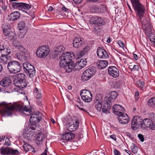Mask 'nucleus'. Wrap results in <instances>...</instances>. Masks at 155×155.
Returning <instances> with one entry per match:
<instances>
[{"instance_id":"26","label":"nucleus","mask_w":155,"mask_h":155,"mask_svg":"<svg viewBox=\"0 0 155 155\" xmlns=\"http://www.w3.org/2000/svg\"><path fill=\"white\" fill-rule=\"evenodd\" d=\"M102 101L101 98H97L96 97L94 101V104L95 108L98 111H100L102 110Z\"/></svg>"},{"instance_id":"7","label":"nucleus","mask_w":155,"mask_h":155,"mask_svg":"<svg viewBox=\"0 0 155 155\" xmlns=\"http://www.w3.org/2000/svg\"><path fill=\"white\" fill-rule=\"evenodd\" d=\"M96 71V68L94 67H89L84 72L81 78L82 81H86L89 80L94 74Z\"/></svg>"},{"instance_id":"11","label":"nucleus","mask_w":155,"mask_h":155,"mask_svg":"<svg viewBox=\"0 0 155 155\" xmlns=\"http://www.w3.org/2000/svg\"><path fill=\"white\" fill-rule=\"evenodd\" d=\"M15 80L17 81L16 84H18L17 86L18 87L23 88L27 85V84L25 83V75L23 74L20 73L17 74Z\"/></svg>"},{"instance_id":"18","label":"nucleus","mask_w":155,"mask_h":155,"mask_svg":"<svg viewBox=\"0 0 155 155\" xmlns=\"http://www.w3.org/2000/svg\"><path fill=\"white\" fill-rule=\"evenodd\" d=\"M144 125L145 127H149L152 130H155V124L153 121L148 118H145L143 120V125Z\"/></svg>"},{"instance_id":"20","label":"nucleus","mask_w":155,"mask_h":155,"mask_svg":"<svg viewBox=\"0 0 155 155\" xmlns=\"http://www.w3.org/2000/svg\"><path fill=\"white\" fill-rule=\"evenodd\" d=\"M87 63L86 59H82L77 61L74 64L75 70L79 71L84 68Z\"/></svg>"},{"instance_id":"27","label":"nucleus","mask_w":155,"mask_h":155,"mask_svg":"<svg viewBox=\"0 0 155 155\" xmlns=\"http://www.w3.org/2000/svg\"><path fill=\"white\" fill-rule=\"evenodd\" d=\"M74 136V134L71 132H65L62 136V139L64 140H71L73 139Z\"/></svg>"},{"instance_id":"5","label":"nucleus","mask_w":155,"mask_h":155,"mask_svg":"<svg viewBox=\"0 0 155 155\" xmlns=\"http://www.w3.org/2000/svg\"><path fill=\"white\" fill-rule=\"evenodd\" d=\"M90 23L95 25V29L99 31L102 28L103 26L105 24L104 20L101 17L98 16H93L90 18Z\"/></svg>"},{"instance_id":"8","label":"nucleus","mask_w":155,"mask_h":155,"mask_svg":"<svg viewBox=\"0 0 155 155\" xmlns=\"http://www.w3.org/2000/svg\"><path fill=\"white\" fill-rule=\"evenodd\" d=\"M49 49L47 45H42L40 46L36 51L37 56L40 58H45L48 55Z\"/></svg>"},{"instance_id":"17","label":"nucleus","mask_w":155,"mask_h":155,"mask_svg":"<svg viewBox=\"0 0 155 155\" xmlns=\"http://www.w3.org/2000/svg\"><path fill=\"white\" fill-rule=\"evenodd\" d=\"M117 119L119 122L122 124H124L128 123L129 121V118L128 115L125 113H122L121 114L118 115Z\"/></svg>"},{"instance_id":"46","label":"nucleus","mask_w":155,"mask_h":155,"mask_svg":"<svg viewBox=\"0 0 155 155\" xmlns=\"http://www.w3.org/2000/svg\"><path fill=\"white\" fill-rule=\"evenodd\" d=\"M10 149L9 154L15 155L17 153H19V152L17 150H14L11 147Z\"/></svg>"},{"instance_id":"19","label":"nucleus","mask_w":155,"mask_h":155,"mask_svg":"<svg viewBox=\"0 0 155 155\" xmlns=\"http://www.w3.org/2000/svg\"><path fill=\"white\" fill-rule=\"evenodd\" d=\"M108 71L109 74L112 77L116 78L119 76V71L115 66H112L109 67Z\"/></svg>"},{"instance_id":"28","label":"nucleus","mask_w":155,"mask_h":155,"mask_svg":"<svg viewBox=\"0 0 155 155\" xmlns=\"http://www.w3.org/2000/svg\"><path fill=\"white\" fill-rule=\"evenodd\" d=\"M20 16V14L18 11H15L9 15V19L10 20L14 21L17 20Z\"/></svg>"},{"instance_id":"50","label":"nucleus","mask_w":155,"mask_h":155,"mask_svg":"<svg viewBox=\"0 0 155 155\" xmlns=\"http://www.w3.org/2000/svg\"><path fill=\"white\" fill-rule=\"evenodd\" d=\"M118 44L120 47L122 48H124V44L123 41H120L118 42Z\"/></svg>"},{"instance_id":"56","label":"nucleus","mask_w":155,"mask_h":155,"mask_svg":"<svg viewBox=\"0 0 155 155\" xmlns=\"http://www.w3.org/2000/svg\"><path fill=\"white\" fill-rule=\"evenodd\" d=\"M150 40L151 41H152L154 45L155 46V37L151 38V37L150 36Z\"/></svg>"},{"instance_id":"44","label":"nucleus","mask_w":155,"mask_h":155,"mask_svg":"<svg viewBox=\"0 0 155 155\" xmlns=\"http://www.w3.org/2000/svg\"><path fill=\"white\" fill-rule=\"evenodd\" d=\"M23 54H27V50L23 45H21L17 48Z\"/></svg>"},{"instance_id":"45","label":"nucleus","mask_w":155,"mask_h":155,"mask_svg":"<svg viewBox=\"0 0 155 155\" xmlns=\"http://www.w3.org/2000/svg\"><path fill=\"white\" fill-rule=\"evenodd\" d=\"M117 93L116 92L114 91H111L110 95L111 97V98L113 99H115L117 97Z\"/></svg>"},{"instance_id":"31","label":"nucleus","mask_w":155,"mask_h":155,"mask_svg":"<svg viewBox=\"0 0 155 155\" xmlns=\"http://www.w3.org/2000/svg\"><path fill=\"white\" fill-rule=\"evenodd\" d=\"M108 64V62L105 60H99L97 62L98 68L101 69L106 68Z\"/></svg>"},{"instance_id":"47","label":"nucleus","mask_w":155,"mask_h":155,"mask_svg":"<svg viewBox=\"0 0 155 155\" xmlns=\"http://www.w3.org/2000/svg\"><path fill=\"white\" fill-rule=\"evenodd\" d=\"M21 45L20 43L16 40H14L13 41V45L14 47H16L17 49Z\"/></svg>"},{"instance_id":"29","label":"nucleus","mask_w":155,"mask_h":155,"mask_svg":"<svg viewBox=\"0 0 155 155\" xmlns=\"http://www.w3.org/2000/svg\"><path fill=\"white\" fill-rule=\"evenodd\" d=\"M45 139V135L41 133H39L38 134L36 138V143L38 145L41 144Z\"/></svg>"},{"instance_id":"55","label":"nucleus","mask_w":155,"mask_h":155,"mask_svg":"<svg viewBox=\"0 0 155 155\" xmlns=\"http://www.w3.org/2000/svg\"><path fill=\"white\" fill-rule=\"evenodd\" d=\"M150 116L152 117H151V119L153 120L155 122V114H154L153 113H151Z\"/></svg>"},{"instance_id":"13","label":"nucleus","mask_w":155,"mask_h":155,"mask_svg":"<svg viewBox=\"0 0 155 155\" xmlns=\"http://www.w3.org/2000/svg\"><path fill=\"white\" fill-rule=\"evenodd\" d=\"M142 24V26L144 29L145 33L147 34H151L152 33V29L151 26L146 19L141 20V21H140Z\"/></svg>"},{"instance_id":"51","label":"nucleus","mask_w":155,"mask_h":155,"mask_svg":"<svg viewBox=\"0 0 155 155\" xmlns=\"http://www.w3.org/2000/svg\"><path fill=\"white\" fill-rule=\"evenodd\" d=\"M132 69L133 71H138L139 70V66L138 65H135L133 66V68H132Z\"/></svg>"},{"instance_id":"22","label":"nucleus","mask_w":155,"mask_h":155,"mask_svg":"<svg viewBox=\"0 0 155 155\" xmlns=\"http://www.w3.org/2000/svg\"><path fill=\"white\" fill-rule=\"evenodd\" d=\"M113 110L114 113L117 115L121 114L124 111L123 107L119 104H115L113 107Z\"/></svg>"},{"instance_id":"36","label":"nucleus","mask_w":155,"mask_h":155,"mask_svg":"<svg viewBox=\"0 0 155 155\" xmlns=\"http://www.w3.org/2000/svg\"><path fill=\"white\" fill-rule=\"evenodd\" d=\"M10 147H2L0 149V153L4 155H8L10 153Z\"/></svg>"},{"instance_id":"54","label":"nucleus","mask_w":155,"mask_h":155,"mask_svg":"<svg viewBox=\"0 0 155 155\" xmlns=\"http://www.w3.org/2000/svg\"><path fill=\"white\" fill-rule=\"evenodd\" d=\"M137 147L136 146H134V147H133L132 149V150L133 151V153L135 154L137 153Z\"/></svg>"},{"instance_id":"52","label":"nucleus","mask_w":155,"mask_h":155,"mask_svg":"<svg viewBox=\"0 0 155 155\" xmlns=\"http://www.w3.org/2000/svg\"><path fill=\"white\" fill-rule=\"evenodd\" d=\"M138 137L139 138V139L141 141L143 142L144 141V139L143 137V135H142V134H139L138 135Z\"/></svg>"},{"instance_id":"15","label":"nucleus","mask_w":155,"mask_h":155,"mask_svg":"<svg viewBox=\"0 0 155 155\" xmlns=\"http://www.w3.org/2000/svg\"><path fill=\"white\" fill-rule=\"evenodd\" d=\"M42 114L41 113L37 114H32L30 118V122L31 125L35 126L41 119Z\"/></svg>"},{"instance_id":"41","label":"nucleus","mask_w":155,"mask_h":155,"mask_svg":"<svg viewBox=\"0 0 155 155\" xmlns=\"http://www.w3.org/2000/svg\"><path fill=\"white\" fill-rule=\"evenodd\" d=\"M2 29L3 32H5V31H6V30H7L8 29H9L11 28V26L10 25L7 23H5L3 24L2 27Z\"/></svg>"},{"instance_id":"12","label":"nucleus","mask_w":155,"mask_h":155,"mask_svg":"<svg viewBox=\"0 0 155 155\" xmlns=\"http://www.w3.org/2000/svg\"><path fill=\"white\" fill-rule=\"evenodd\" d=\"M80 94L82 100L86 102H90L91 101L92 95L89 91L86 89L82 90Z\"/></svg>"},{"instance_id":"21","label":"nucleus","mask_w":155,"mask_h":155,"mask_svg":"<svg viewBox=\"0 0 155 155\" xmlns=\"http://www.w3.org/2000/svg\"><path fill=\"white\" fill-rule=\"evenodd\" d=\"M73 44L75 48H78L81 47L84 44V42L81 38L76 37L73 40Z\"/></svg>"},{"instance_id":"10","label":"nucleus","mask_w":155,"mask_h":155,"mask_svg":"<svg viewBox=\"0 0 155 155\" xmlns=\"http://www.w3.org/2000/svg\"><path fill=\"white\" fill-rule=\"evenodd\" d=\"M74 54L73 52H66V53L63 54L61 57L59 64L73 62L71 61L72 58H74Z\"/></svg>"},{"instance_id":"53","label":"nucleus","mask_w":155,"mask_h":155,"mask_svg":"<svg viewBox=\"0 0 155 155\" xmlns=\"http://www.w3.org/2000/svg\"><path fill=\"white\" fill-rule=\"evenodd\" d=\"M90 47L88 46H86L83 49V52L84 53H87L89 50Z\"/></svg>"},{"instance_id":"16","label":"nucleus","mask_w":155,"mask_h":155,"mask_svg":"<svg viewBox=\"0 0 155 155\" xmlns=\"http://www.w3.org/2000/svg\"><path fill=\"white\" fill-rule=\"evenodd\" d=\"M97 54L100 58L107 59L109 58L108 54L105 50L102 48L98 47L97 49Z\"/></svg>"},{"instance_id":"2","label":"nucleus","mask_w":155,"mask_h":155,"mask_svg":"<svg viewBox=\"0 0 155 155\" xmlns=\"http://www.w3.org/2000/svg\"><path fill=\"white\" fill-rule=\"evenodd\" d=\"M136 16L140 21L144 19L146 9L145 6L142 4L139 0H130Z\"/></svg>"},{"instance_id":"4","label":"nucleus","mask_w":155,"mask_h":155,"mask_svg":"<svg viewBox=\"0 0 155 155\" xmlns=\"http://www.w3.org/2000/svg\"><path fill=\"white\" fill-rule=\"evenodd\" d=\"M62 121L66 125L67 129L70 131H74L78 127L79 123L77 119H72L71 118L67 117L63 119Z\"/></svg>"},{"instance_id":"63","label":"nucleus","mask_w":155,"mask_h":155,"mask_svg":"<svg viewBox=\"0 0 155 155\" xmlns=\"http://www.w3.org/2000/svg\"><path fill=\"white\" fill-rule=\"evenodd\" d=\"M6 90L5 88L3 87H0V92H3V91H5Z\"/></svg>"},{"instance_id":"64","label":"nucleus","mask_w":155,"mask_h":155,"mask_svg":"<svg viewBox=\"0 0 155 155\" xmlns=\"http://www.w3.org/2000/svg\"><path fill=\"white\" fill-rule=\"evenodd\" d=\"M7 8V7L5 5L2 6V9L3 11H6V10Z\"/></svg>"},{"instance_id":"14","label":"nucleus","mask_w":155,"mask_h":155,"mask_svg":"<svg viewBox=\"0 0 155 155\" xmlns=\"http://www.w3.org/2000/svg\"><path fill=\"white\" fill-rule=\"evenodd\" d=\"M59 66L61 68H63L66 72H71L73 70L75 71L73 61L64 64H59Z\"/></svg>"},{"instance_id":"62","label":"nucleus","mask_w":155,"mask_h":155,"mask_svg":"<svg viewBox=\"0 0 155 155\" xmlns=\"http://www.w3.org/2000/svg\"><path fill=\"white\" fill-rule=\"evenodd\" d=\"M93 8L94 10V11L95 12H97L99 11V9L97 7H96L95 6L93 7Z\"/></svg>"},{"instance_id":"61","label":"nucleus","mask_w":155,"mask_h":155,"mask_svg":"<svg viewBox=\"0 0 155 155\" xmlns=\"http://www.w3.org/2000/svg\"><path fill=\"white\" fill-rule=\"evenodd\" d=\"M62 9L65 12H68V11L69 10V9L64 6L62 7Z\"/></svg>"},{"instance_id":"49","label":"nucleus","mask_w":155,"mask_h":155,"mask_svg":"<svg viewBox=\"0 0 155 155\" xmlns=\"http://www.w3.org/2000/svg\"><path fill=\"white\" fill-rule=\"evenodd\" d=\"M112 99H113L111 98V97L110 96L109 97H107L106 98L105 101H107L108 103H110Z\"/></svg>"},{"instance_id":"1","label":"nucleus","mask_w":155,"mask_h":155,"mask_svg":"<svg viewBox=\"0 0 155 155\" xmlns=\"http://www.w3.org/2000/svg\"><path fill=\"white\" fill-rule=\"evenodd\" d=\"M15 110L21 112L24 111L28 112L29 113H30L31 111L30 109L25 105L15 103L10 106H6L5 108L2 111V114L4 116H10L12 114V112Z\"/></svg>"},{"instance_id":"43","label":"nucleus","mask_w":155,"mask_h":155,"mask_svg":"<svg viewBox=\"0 0 155 155\" xmlns=\"http://www.w3.org/2000/svg\"><path fill=\"white\" fill-rule=\"evenodd\" d=\"M140 126V125L138 124L131 121V127L133 130H137L139 127Z\"/></svg>"},{"instance_id":"57","label":"nucleus","mask_w":155,"mask_h":155,"mask_svg":"<svg viewBox=\"0 0 155 155\" xmlns=\"http://www.w3.org/2000/svg\"><path fill=\"white\" fill-rule=\"evenodd\" d=\"M83 0H73L74 3L76 4H79L81 3Z\"/></svg>"},{"instance_id":"33","label":"nucleus","mask_w":155,"mask_h":155,"mask_svg":"<svg viewBox=\"0 0 155 155\" xmlns=\"http://www.w3.org/2000/svg\"><path fill=\"white\" fill-rule=\"evenodd\" d=\"M111 107V105L110 103H108L107 101H104L102 104V111L104 113H105Z\"/></svg>"},{"instance_id":"25","label":"nucleus","mask_w":155,"mask_h":155,"mask_svg":"<svg viewBox=\"0 0 155 155\" xmlns=\"http://www.w3.org/2000/svg\"><path fill=\"white\" fill-rule=\"evenodd\" d=\"M33 92L35 97L36 98L37 100L36 101L40 104L41 103L42 100L41 98V94L40 91L36 88H35L33 91Z\"/></svg>"},{"instance_id":"58","label":"nucleus","mask_w":155,"mask_h":155,"mask_svg":"<svg viewBox=\"0 0 155 155\" xmlns=\"http://www.w3.org/2000/svg\"><path fill=\"white\" fill-rule=\"evenodd\" d=\"M114 153L115 155H120V152L116 150H114Z\"/></svg>"},{"instance_id":"34","label":"nucleus","mask_w":155,"mask_h":155,"mask_svg":"<svg viewBox=\"0 0 155 155\" xmlns=\"http://www.w3.org/2000/svg\"><path fill=\"white\" fill-rule=\"evenodd\" d=\"M10 2H11L12 7L18 9L19 10H21L22 9V3H18L15 2H13V1H15V0H9ZM22 9L23 8H22Z\"/></svg>"},{"instance_id":"35","label":"nucleus","mask_w":155,"mask_h":155,"mask_svg":"<svg viewBox=\"0 0 155 155\" xmlns=\"http://www.w3.org/2000/svg\"><path fill=\"white\" fill-rule=\"evenodd\" d=\"M132 121L136 122L140 124L141 127H142L143 120L140 117L138 116H135L133 117Z\"/></svg>"},{"instance_id":"59","label":"nucleus","mask_w":155,"mask_h":155,"mask_svg":"<svg viewBox=\"0 0 155 155\" xmlns=\"http://www.w3.org/2000/svg\"><path fill=\"white\" fill-rule=\"evenodd\" d=\"M5 136H3L0 137V142H2L5 139Z\"/></svg>"},{"instance_id":"60","label":"nucleus","mask_w":155,"mask_h":155,"mask_svg":"<svg viewBox=\"0 0 155 155\" xmlns=\"http://www.w3.org/2000/svg\"><path fill=\"white\" fill-rule=\"evenodd\" d=\"M110 137L114 140H115L116 139V137H115V135H112L110 136Z\"/></svg>"},{"instance_id":"3","label":"nucleus","mask_w":155,"mask_h":155,"mask_svg":"<svg viewBox=\"0 0 155 155\" xmlns=\"http://www.w3.org/2000/svg\"><path fill=\"white\" fill-rule=\"evenodd\" d=\"M7 46L4 45H0V57L1 62L3 64L8 63L9 59L10 58L7 56L11 52V50L8 49Z\"/></svg>"},{"instance_id":"24","label":"nucleus","mask_w":155,"mask_h":155,"mask_svg":"<svg viewBox=\"0 0 155 155\" xmlns=\"http://www.w3.org/2000/svg\"><path fill=\"white\" fill-rule=\"evenodd\" d=\"M11 83V80L9 77L3 78L0 81V85L6 89L10 86Z\"/></svg>"},{"instance_id":"39","label":"nucleus","mask_w":155,"mask_h":155,"mask_svg":"<svg viewBox=\"0 0 155 155\" xmlns=\"http://www.w3.org/2000/svg\"><path fill=\"white\" fill-rule=\"evenodd\" d=\"M23 148L26 152H28L29 150V149L32 148L31 146L27 143L25 142H24V144L23 146Z\"/></svg>"},{"instance_id":"30","label":"nucleus","mask_w":155,"mask_h":155,"mask_svg":"<svg viewBox=\"0 0 155 155\" xmlns=\"http://www.w3.org/2000/svg\"><path fill=\"white\" fill-rule=\"evenodd\" d=\"M26 26V24L25 21H21L19 22L18 24V26L19 28V30L20 31H23L24 32L23 33V35H24L26 32V29H25Z\"/></svg>"},{"instance_id":"40","label":"nucleus","mask_w":155,"mask_h":155,"mask_svg":"<svg viewBox=\"0 0 155 155\" xmlns=\"http://www.w3.org/2000/svg\"><path fill=\"white\" fill-rule=\"evenodd\" d=\"M147 104L148 106L150 107H153L154 105L155 106V97H152L150 99L147 101Z\"/></svg>"},{"instance_id":"6","label":"nucleus","mask_w":155,"mask_h":155,"mask_svg":"<svg viewBox=\"0 0 155 155\" xmlns=\"http://www.w3.org/2000/svg\"><path fill=\"white\" fill-rule=\"evenodd\" d=\"M7 68L10 73L15 74L20 71L21 66L18 61H13L9 62Z\"/></svg>"},{"instance_id":"9","label":"nucleus","mask_w":155,"mask_h":155,"mask_svg":"<svg viewBox=\"0 0 155 155\" xmlns=\"http://www.w3.org/2000/svg\"><path fill=\"white\" fill-rule=\"evenodd\" d=\"M24 71L28 74L29 77L32 78L35 74V68L28 62H25L23 64Z\"/></svg>"},{"instance_id":"48","label":"nucleus","mask_w":155,"mask_h":155,"mask_svg":"<svg viewBox=\"0 0 155 155\" xmlns=\"http://www.w3.org/2000/svg\"><path fill=\"white\" fill-rule=\"evenodd\" d=\"M5 144L7 146H10L11 145V142L9 140V139L7 137L5 140Z\"/></svg>"},{"instance_id":"32","label":"nucleus","mask_w":155,"mask_h":155,"mask_svg":"<svg viewBox=\"0 0 155 155\" xmlns=\"http://www.w3.org/2000/svg\"><path fill=\"white\" fill-rule=\"evenodd\" d=\"M27 54H21L19 53H17L16 54V56L19 60L23 61L27 59Z\"/></svg>"},{"instance_id":"42","label":"nucleus","mask_w":155,"mask_h":155,"mask_svg":"<svg viewBox=\"0 0 155 155\" xmlns=\"http://www.w3.org/2000/svg\"><path fill=\"white\" fill-rule=\"evenodd\" d=\"M137 85L139 87L141 90L142 91L144 90V82L141 81L139 80L137 82Z\"/></svg>"},{"instance_id":"38","label":"nucleus","mask_w":155,"mask_h":155,"mask_svg":"<svg viewBox=\"0 0 155 155\" xmlns=\"http://www.w3.org/2000/svg\"><path fill=\"white\" fill-rule=\"evenodd\" d=\"M22 3L23 4L22 5V6L21 7L23 9H21V11L26 12V10H28L31 8V6L28 4L24 3Z\"/></svg>"},{"instance_id":"37","label":"nucleus","mask_w":155,"mask_h":155,"mask_svg":"<svg viewBox=\"0 0 155 155\" xmlns=\"http://www.w3.org/2000/svg\"><path fill=\"white\" fill-rule=\"evenodd\" d=\"M5 32H6L5 33V32H3V34L6 36H8L10 37H12V38H13L14 37V33L13 32L10 31V29H8L7 30H6V31H5Z\"/></svg>"},{"instance_id":"23","label":"nucleus","mask_w":155,"mask_h":155,"mask_svg":"<svg viewBox=\"0 0 155 155\" xmlns=\"http://www.w3.org/2000/svg\"><path fill=\"white\" fill-rule=\"evenodd\" d=\"M65 49V48L63 44L58 45L54 50V51L55 52V53L54 54V57H56L58 54L60 55L61 53L63 54Z\"/></svg>"}]
</instances>
